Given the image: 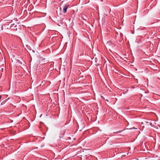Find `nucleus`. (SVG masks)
I'll return each instance as SVG.
<instances>
[{"instance_id":"1","label":"nucleus","mask_w":160,"mask_h":160,"mask_svg":"<svg viewBox=\"0 0 160 160\" xmlns=\"http://www.w3.org/2000/svg\"><path fill=\"white\" fill-rule=\"evenodd\" d=\"M69 6V5L68 4L65 5L63 7L62 12L64 13H65L67 11V9Z\"/></svg>"},{"instance_id":"2","label":"nucleus","mask_w":160,"mask_h":160,"mask_svg":"<svg viewBox=\"0 0 160 160\" xmlns=\"http://www.w3.org/2000/svg\"><path fill=\"white\" fill-rule=\"evenodd\" d=\"M120 36H121V37H122V36L123 35L121 33H120Z\"/></svg>"}]
</instances>
